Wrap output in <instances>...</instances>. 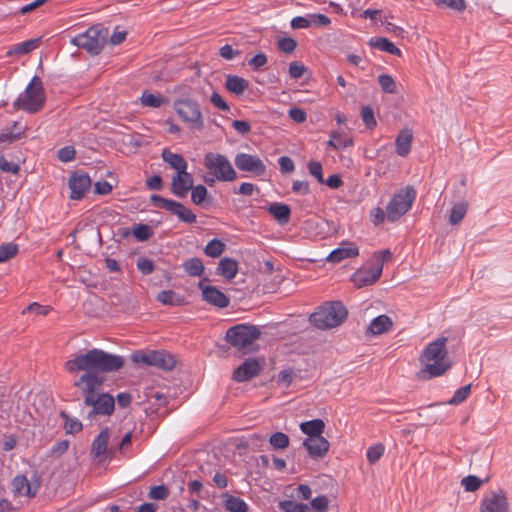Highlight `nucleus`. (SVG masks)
<instances>
[{
	"label": "nucleus",
	"instance_id": "1",
	"mask_svg": "<svg viewBox=\"0 0 512 512\" xmlns=\"http://www.w3.org/2000/svg\"><path fill=\"white\" fill-rule=\"evenodd\" d=\"M125 359L121 355L111 354L102 349L93 348L78 353L64 363L70 374H83L74 382V386L84 394V405L91 407L87 418L97 415L110 416L115 409V399L109 393L98 394L96 390L105 382L102 373H113L122 369Z\"/></svg>",
	"mask_w": 512,
	"mask_h": 512
},
{
	"label": "nucleus",
	"instance_id": "2",
	"mask_svg": "<svg viewBox=\"0 0 512 512\" xmlns=\"http://www.w3.org/2000/svg\"><path fill=\"white\" fill-rule=\"evenodd\" d=\"M447 337H439L430 342L419 357L423 368L417 373L418 379L429 380L444 375L451 367L446 344Z\"/></svg>",
	"mask_w": 512,
	"mask_h": 512
},
{
	"label": "nucleus",
	"instance_id": "3",
	"mask_svg": "<svg viewBox=\"0 0 512 512\" xmlns=\"http://www.w3.org/2000/svg\"><path fill=\"white\" fill-rule=\"evenodd\" d=\"M259 327L250 324H237L226 331L225 340L242 355L258 350L255 342L260 338Z\"/></svg>",
	"mask_w": 512,
	"mask_h": 512
},
{
	"label": "nucleus",
	"instance_id": "4",
	"mask_svg": "<svg viewBox=\"0 0 512 512\" xmlns=\"http://www.w3.org/2000/svg\"><path fill=\"white\" fill-rule=\"evenodd\" d=\"M348 311L341 301H330L319 306L309 320L318 329L327 330L341 325Z\"/></svg>",
	"mask_w": 512,
	"mask_h": 512
},
{
	"label": "nucleus",
	"instance_id": "5",
	"mask_svg": "<svg viewBox=\"0 0 512 512\" xmlns=\"http://www.w3.org/2000/svg\"><path fill=\"white\" fill-rule=\"evenodd\" d=\"M109 37V29L102 24H96L89 27L84 33H81L71 39V43L79 48L86 50L90 55H98Z\"/></svg>",
	"mask_w": 512,
	"mask_h": 512
},
{
	"label": "nucleus",
	"instance_id": "6",
	"mask_svg": "<svg viewBox=\"0 0 512 512\" xmlns=\"http://www.w3.org/2000/svg\"><path fill=\"white\" fill-rule=\"evenodd\" d=\"M46 100L45 91L42 80L38 76H34L26 87L23 94L14 102L16 110L22 109L29 113H36L42 109Z\"/></svg>",
	"mask_w": 512,
	"mask_h": 512
},
{
	"label": "nucleus",
	"instance_id": "7",
	"mask_svg": "<svg viewBox=\"0 0 512 512\" xmlns=\"http://www.w3.org/2000/svg\"><path fill=\"white\" fill-rule=\"evenodd\" d=\"M130 358L135 364L152 366L164 371L173 370L177 363L176 357L166 350H137Z\"/></svg>",
	"mask_w": 512,
	"mask_h": 512
},
{
	"label": "nucleus",
	"instance_id": "8",
	"mask_svg": "<svg viewBox=\"0 0 512 512\" xmlns=\"http://www.w3.org/2000/svg\"><path fill=\"white\" fill-rule=\"evenodd\" d=\"M204 166L218 181L231 182L237 178L235 169L225 155L213 152L205 154Z\"/></svg>",
	"mask_w": 512,
	"mask_h": 512
},
{
	"label": "nucleus",
	"instance_id": "9",
	"mask_svg": "<svg viewBox=\"0 0 512 512\" xmlns=\"http://www.w3.org/2000/svg\"><path fill=\"white\" fill-rule=\"evenodd\" d=\"M416 197V191L412 186H406L395 194L386 207L387 219L397 221L412 206Z\"/></svg>",
	"mask_w": 512,
	"mask_h": 512
},
{
	"label": "nucleus",
	"instance_id": "10",
	"mask_svg": "<svg viewBox=\"0 0 512 512\" xmlns=\"http://www.w3.org/2000/svg\"><path fill=\"white\" fill-rule=\"evenodd\" d=\"M173 107L184 122L195 126L198 130L204 128L202 112L196 101L189 98L177 99L174 101Z\"/></svg>",
	"mask_w": 512,
	"mask_h": 512
},
{
	"label": "nucleus",
	"instance_id": "11",
	"mask_svg": "<svg viewBox=\"0 0 512 512\" xmlns=\"http://www.w3.org/2000/svg\"><path fill=\"white\" fill-rule=\"evenodd\" d=\"M507 492L497 489L487 492L480 502V512H509Z\"/></svg>",
	"mask_w": 512,
	"mask_h": 512
},
{
	"label": "nucleus",
	"instance_id": "12",
	"mask_svg": "<svg viewBox=\"0 0 512 512\" xmlns=\"http://www.w3.org/2000/svg\"><path fill=\"white\" fill-rule=\"evenodd\" d=\"M234 162L240 171L250 172L256 176H263L266 173V165L258 156L238 153L235 156Z\"/></svg>",
	"mask_w": 512,
	"mask_h": 512
},
{
	"label": "nucleus",
	"instance_id": "13",
	"mask_svg": "<svg viewBox=\"0 0 512 512\" xmlns=\"http://www.w3.org/2000/svg\"><path fill=\"white\" fill-rule=\"evenodd\" d=\"M91 184V179L87 173L83 171L73 172L68 181L71 190L70 198L73 200L82 199L91 188Z\"/></svg>",
	"mask_w": 512,
	"mask_h": 512
},
{
	"label": "nucleus",
	"instance_id": "14",
	"mask_svg": "<svg viewBox=\"0 0 512 512\" xmlns=\"http://www.w3.org/2000/svg\"><path fill=\"white\" fill-rule=\"evenodd\" d=\"M262 365L256 358L246 359L234 372L232 379L237 382H246L260 374Z\"/></svg>",
	"mask_w": 512,
	"mask_h": 512
},
{
	"label": "nucleus",
	"instance_id": "15",
	"mask_svg": "<svg viewBox=\"0 0 512 512\" xmlns=\"http://www.w3.org/2000/svg\"><path fill=\"white\" fill-rule=\"evenodd\" d=\"M12 487L17 495L34 497L40 488L39 477L29 480L25 475H17L12 480Z\"/></svg>",
	"mask_w": 512,
	"mask_h": 512
},
{
	"label": "nucleus",
	"instance_id": "16",
	"mask_svg": "<svg viewBox=\"0 0 512 512\" xmlns=\"http://www.w3.org/2000/svg\"><path fill=\"white\" fill-rule=\"evenodd\" d=\"M110 436V428L105 427L100 431V433L95 437V439L92 442L90 456L93 459H97L98 463H101L105 459V455L108 452V443ZM109 453H112V449L109 450Z\"/></svg>",
	"mask_w": 512,
	"mask_h": 512
},
{
	"label": "nucleus",
	"instance_id": "17",
	"mask_svg": "<svg viewBox=\"0 0 512 512\" xmlns=\"http://www.w3.org/2000/svg\"><path fill=\"white\" fill-rule=\"evenodd\" d=\"M193 186V176L186 170H181L172 178L171 192L179 198H184Z\"/></svg>",
	"mask_w": 512,
	"mask_h": 512
},
{
	"label": "nucleus",
	"instance_id": "18",
	"mask_svg": "<svg viewBox=\"0 0 512 512\" xmlns=\"http://www.w3.org/2000/svg\"><path fill=\"white\" fill-rule=\"evenodd\" d=\"M199 288L202 290L203 299L211 305L219 308H226L229 306V298L214 286H204L202 281L199 283Z\"/></svg>",
	"mask_w": 512,
	"mask_h": 512
},
{
	"label": "nucleus",
	"instance_id": "19",
	"mask_svg": "<svg viewBox=\"0 0 512 512\" xmlns=\"http://www.w3.org/2000/svg\"><path fill=\"white\" fill-rule=\"evenodd\" d=\"M303 446L307 449L310 457L320 459L327 454L330 444L325 437L319 436L305 439Z\"/></svg>",
	"mask_w": 512,
	"mask_h": 512
},
{
	"label": "nucleus",
	"instance_id": "20",
	"mask_svg": "<svg viewBox=\"0 0 512 512\" xmlns=\"http://www.w3.org/2000/svg\"><path fill=\"white\" fill-rule=\"evenodd\" d=\"M381 275V265L376 267L371 263V267L358 270L353 275V281L358 287L369 286L376 283Z\"/></svg>",
	"mask_w": 512,
	"mask_h": 512
},
{
	"label": "nucleus",
	"instance_id": "21",
	"mask_svg": "<svg viewBox=\"0 0 512 512\" xmlns=\"http://www.w3.org/2000/svg\"><path fill=\"white\" fill-rule=\"evenodd\" d=\"M358 253L359 250L356 245L351 242H345L328 255L327 261L331 263H339L346 258L357 256Z\"/></svg>",
	"mask_w": 512,
	"mask_h": 512
},
{
	"label": "nucleus",
	"instance_id": "22",
	"mask_svg": "<svg viewBox=\"0 0 512 512\" xmlns=\"http://www.w3.org/2000/svg\"><path fill=\"white\" fill-rule=\"evenodd\" d=\"M392 327V319L389 316L382 314L371 321L366 330V335H381L388 332Z\"/></svg>",
	"mask_w": 512,
	"mask_h": 512
},
{
	"label": "nucleus",
	"instance_id": "23",
	"mask_svg": "<svg viewBox=\"0 0 512 512\" xmlns=\"http://www.w3.org/2000/svg\"><path fill=\"white\" fill-rule=\"evenodd\" d=\"M267 211L280 225H286L290 221L291 209L287 204L274 202L268 206Z\"/></svg>",
	"mask_w": 512,
	"mask_h": 512
},
{
	"label": "nucleus",
	"instance_id": "24",
	"mask_svg": "<svg viewBox=\"0 0 512 512\" xmlns=\"http://www.w3.org/2000/svg\"><path fill=\"white\" fill-rule=\"evenodd\" d=\"M412 140L413 135L410 129L405 128L400 131L395 141L396 153L401 157L407 156L411 150Z\"/></svg>",
	"mask_w": 512,
	"mask_h": 512
},
{
	"label": "nucleus",
	"instance_id": "25",
	"mask_svg": "<svg viewBox=\"0 0 512 512\" xmlns=\"http://www.w3.org/2000/svg\"><path fill=\"white\" fill-rule=\"evenodd\" d=\"M238 273V262L229 257L222 258L217 267V274L227 280H232Z\"/></svg>",
	"mask_w": 512,
	"mask_h": 512
},
{
	"label": "nucleus",
	"instance_id": "26",
	"mask_svg": "<svg viewBox=\"0 0 512 512\" xmlns=\"http://www.w3.org/2000/svg\"><path fill=\"white\" fill-rule=\"evenodd\" d=\"M249 87L248 80L237 75H228L225 81V88L236 95H242Z\"/></svg>",
	"mask_w": 512,
	"mask_h": 512
},
{
	"label": "nucleus",
	"instance_id": "27",
	"mask_svg": "<svg viewBox=\"0 0 512 512\" xmlns=\"http://www.w3.org/2000/svg\"><path fill=\"white\" fill-rule=\"evenodd\" d=\"M300 429L308 436V438L319 437L322 436V433L324 432L325 423L322 419H313L301 423Z\"/></svg>",
	"mask_w": 512,
	"mask_h": 512
},
{
	"label": "nucleus",
	"instance_id": "28",
	"mask_svg": "<svg viewBox=\"0 0 512 512\" xmlns=\"http://www.w3.org/2000/svg\"><path fill=\"white\" fill-rule=\"evenodd\" d=\"M169 212L176 215L179 218V220L185 223L192 224L195 223L197 219L195 213L191 209L185 207L182 203L178 201H174Z\"/></svg>",
	"mask_w": 512,
	"mask_h": 512
},
{
	"label": "nucleus",
	"instance_id": "29",
	"mask_svg": "<svg viewBox=\"0 0 512 512\" xmlns=\"http://www.w3.org/2000/svg\"><path fill=\"white\" fill-rule=\"evenodd\" d=\"M161 156L177 172L187 170L188 164L180 154L173 153L169 149H163Z\"/></svg>",
	"mask_w": 512,
	"mask_h": 512
},
{
	"label": "nucleus",
	"instance_id": "30",
	"mask_svg": "<svg viewBox=\"0 0 512 512\" xmlns=\"http://www.w3.org/2000/svg\"><path fill=\"white\" fill-rule=\"evenodd\" d=\"M369 45L373 48L385 51L391 55L401 56L400 49L385 37L371 38L369 41Z\"/></svg>",
	"mask_w": 512,
	"mask_h": 512
},
{
	"label": "nucleus",
	"instance_id": "31",
	"mask_svg": "<svg viewBox=\"0 0 512 512\" xmlns=\"http://www.w3.org/2000/svg\"><path fill=\"white\" fill-rule=\"evenodd\" d=\"M182 267L184 271L192 277H199L204 272V264L198 257L187 259L183 262Z\"/></svg>",
	"mask_w": 512,
	"mask_h": 512
},
{
	"label": "nucleus",
	"instance_id": "32",
	"mask_svg": "<svg viewBox=\"0 0 512 512\" xmlns=\"http://www.w3.org/2000/svg\"><path fill=\"white\" fill-rule=\"evenodd\" d=\"M156 300L163 305L180 306L184 303V299L173 290H163L156 296Z\"/></svg>",
	"mask_w": 512,
	"mask_h": 512
},
{
	"label": "nucleus",
	"instance_id": "33",
	"mask_svg": "<svg viewBox=\"0 0 512 512\" xmlns=\"http://www.w3.org/2000/svg\"><path fill=\"white\" fill-rule=\"evenodd\" d=\"M468 210V202H459L452 206L450 215H449V222L452 225H456L462 221V219L465 217Z\"/></svg>",
	"mask_w": 512,
	"mask_h": 512
},
{
	"label": "nucleus",
	"instance_id": "34",
	"mask_svg": "<svg viewBox=\"0 0 512 512\" xmlns=\"http://www.w3.org/2000/svg\"><path fill=\"white\" fill-rule=\"evenodd\" d=\"M225 507L230 512H247L248 505L239 497L233 495H225Z\"/></svg>",
	"mask_w": 512,
	"mask_h": 512
},
{
	"label": "nucleus",
	"instance_id": "35",
	"mask_svg": "<svg viewBox=\"0 0 512 512\" xmlns=\"http://www.w3.org/2000/svg\"><path fill=\"white\" fill-rule=\"evenodd\" d=\"M59 415L65 421L64 428L66 433L76 434L82 431L83 425L78 419L70 417L65 411H61Z\"/></svg>",
	"mask_w": 512,
	"mask_h": 512
},
{
	"label": "nucleus",
	"instance_id": "36",
	"mask_svg": "<svg viewBox=\"0 0 512 512\" xmlns=\"http://www.w3.org/2000/svg\"><path fill=\"white\" fill-rule=\"evenodd\" d=\"M226 245L218 239H212L204 248V253L212 258L219 257L225 251Z\"/></svg>",
	"mask_w": 512,
	"mask_h": 512
},
{
	"label": "nucleus",
	"instance_id": "37",
	"mask_svg": "<svg viewBox=\"0 0 512 512\" xmlns=\"http://www.w3.org/2000/svg\"><path fill=\"white\" fill-rule=\"evenodd\" d=\"M378 83L384 93L396 94L398 93L397 85L394 79L389 74H381L378 76Z\"/></svg>",
	"mask_w": 512,
	"mask_h": 512
},
{
	"label": "nucleus",
	"instance_id": "38",
	"mask_svg": "<svg viewBox=\"0 0 512 512\" xmlns=\"http://www.w3.org/2000/svg\"><path fill=\"white\" fill-rule=\"evenodd\" d=\"M191 200L195 205H203L209 199L207 188L199 184L191 189Z\"/></svg>",
	"mask_w": 512,
	"mask_h": 512
},
{
	"label": "nucleus",
	"instance_id": "39",
	"mask_svg": "<svg viewBox=\"0 0 512 512\" xmlns=\"http://www.w3.org/2000/svg\"><path fill=\"white\" fill-rule=\"evenodd\" d=\"M280 508L285 512H312L307 504L298 503L293 500L280 502Z\"/></svg>",
	"mask_w": 512,
	"mask_h": 512
},
{
	"label": "nucleus",
	"instance_id": "40",
	"mask_svg": "<svg viewBox=\"0 0 512 512\" xmlns=\"http://www.w3.org/2000/svg\"><path fill=\"white\" fill-rule=\"evenodd\" d=\"M269 443L274 449H285L289 445V437L283 432H275L270 436Z\"/></svg>",
	"mask_w": 512,
	"mask_h": 512
},
{
	"label": "nucleus",
	"instance_id": "41",
	"mask_svg": "<svg viewBox=\"0 0 512 512\" xmlns=\"http://www.w3.org/2000/svg\"><path fill=\"white\" fill-rule=\"evenodd\" d=\"M39 43V39H31V40H28V41H25L17 46H15V48L11 51L8 52V55H13V54H26V53H29L30 51L34 50L37 45Z\"/></svg>",
	"mask_w": 512,
	"mask_h": 512
},
{
	"label": "nucleus",
	"instance_id": "42",
	"mask_svg": "<svg viewBox=\"0 0 512 512\" xmlns=\"http://www.w3.org/2000/svg\"><path fill=\"white\" fill-rule=\"evenodd\" d=\"M166 100L159 95H154L148 92H143L141 96V103L144 106L157 108L160 107Z\"/></svg>",
	"mask_w": 512,
	"mask_h": 512
},
{
	"label": "nucleus",
	"instance_id": "43",
	"mask_svg": "<svg viewBox=\"0 0 512 512\" xmlns=\"http://www.w3.org/2000/svg\"><path fill=\"white\" fill-rule=\"evenodd\" d=\"M132 234L138 241H146L153 235V231L151 227L146 224H137L133 228Z\"/></svg>",
	"mask_w": 512,
	"mask_h": 512
},
{
	"label": "nucleus",
	"instance_id": "44",
	"mask_svg": "<svg viewBox=\"0 0 512 512\" xmlns=\"http://www.w3.org/2000/svg\"><path fill=\"white\" fill-rule=\"evenodd\" d=\"M385 447L383 444L378 443L367 449V460L370 464L376 463L384 454Z\"/></svg>",
	"mask_w": 512,
	"mask_h": 512
},
{
	"label": "nucleus",
	"instance_id": "45",
	"mask_svg": "<svg viewBox=\"0 0 512 512\" xmlns=\"http://www.w3.org/2000/svg\"><path fill=\"white\" fill-rule=\"evenodd\" d=\"M18 252V246L14 243H4L0 245V263L14 257Z\"/></svg>",
	"mask_w": 512,
	"mask_h": 512
},
{
	"label": "nucleus",
	"instance_id": "46",
	"mask_svg": "<svg viewBox=\"0 0 512 512\" xmlns=\"http://www.w3.org/2000/svg\"><path fill=\"white\" fill-rule=\"evenodd\" d=\"M471 392V384L462 386L454 393L453 397L448 401L450 405H458L465 401Z\"/></svg>",
	"mask_w": 512,
	"mask_h": 512
},
{
	"label": "nucleus",
	"instance_id": "47",
	"mask_svg": "<svg viewBox=\"0 0 512 512\" xmlns=\"http://www.w3.org/2000/svg\"><path fill=\"white\" fill-rule=\"evenodd\" d=\"M297 47V41L291 37H283L277 40V48L285 54L292 53Z\"/></svg>",
	"mask_w": 512,
	"mask_h": 512
},
{
	"label": "nucleus",
	"instance_id": "48",
	"mask_svg": "<svg viewBox=\"0 0 512 512\" xmlns=\"http://www.w3.org/2000/svg\"><path fill=\"white\" fill-rule=\"evenodd\" d=\"M392 258V253L389 249L377 251L373 254L372 264L376 267L381 265V272L383 271V265L385 262L390 261Z\"/></svg>",
	"mask_w": 512,
	"mask_h": 512
},
{
	"label": "nucleus",
	"instance_id": "49",
	"mask_svg": "<svg viewBox=\"0 0 512 512\" xmlns=\"http://www.w3.org/2000/svg\"><path fill=\"white\" fill-rule=\"evenodd\" d=\"M461 484L466 491L474 492L481 487L482 480L479 479L477 476L468 475L461 480Z\"/></svg>",
	"mask_w": 512,
	"mask_h": 512
},
{
	"label": "nucleus",
	"instance_id": "50",
	"mask_svg": "<svg viewBox=\"0 0 512 512\" xmlns=\"http://www.w3.org/2000/svg\"><path fill=\"white\" fill-rule=\"evenodd\" d=\"M361 117L367 128L373 129L376 127L377 122L374 117L373 109L370 106L362 107Z\"/></svg>",
	"mask_w": 512,
	"mask_h": 512
},
{
	"label": "nucleus",
	"instance_id": "51",
	"mask_svg": "<svg viewBox=\"0 0 512 512\" xmlns=\"http://www.w3.org/2000/svg\"><path fill=\"white\" fill-rule=\"evenodd\" d=\"M148 495L154 500H165L169 496V489L165 485L153 486Z\"/></svg>",
	"mask_w": 512,
	"mask_h": 512
},
{
	"label": "nucleus",
	"instance_id": "52",
	"mask_svg": "<svg viewBox=\"0 0 512 512\" xmlns=\"http://www.w3.org/2000/svg\"><path fill=\"white\" fill-rule=\"evenodd\" d=\"M0 170L6 173L17 174L20 171V165L8 161L4 154L0 153Z\"/></svg>",
	"mask_w": 512,
	"mask_h": 512
},
{
	"label": "nucleus",
	"instance_id": "53",
	"mask_svg": "<svg viewBox=\"0 0 512 512\" xmlns=\"http://www.w3.org/2000/svg\"><path fill=\"white\" fill-rule=\"evenodd\" d=\"M309 173L317 179V181L321 184H324L325 180L323 178V168L322 164L318 161H310L308 163Z\"/></svg>",
	"mask_w": 512,
	"mask_h": 512
},
{
	"label": "nucleus",
	"instance_id": "54",
	"mask_svg": "<svg viewBox=\"0 0 512 512\" xmlns=\"http://www.w3.org/2000/svg\"><path fill=\"white\" fill-rule=\"evenodd\" d=\"M137 268L143 275H149L155 270L154 262L146 257L137 260Z\"/></svg>",
	"mask_w": 512,
	"mask_h": 512
},
{
	"label": "nucleus",
	"instance_id": "55",
	"mask_svg": "<svg viewBox=\"0 0 512 512\" xmlns=\"http://www.w3.org/2000/svg\"><path fill=\"white\" fill-rule=\"evenodd\" d=\"M151 203L158 208L169 211L175 200L166 199L160 195L153 194L150 197Z\"/></svg>",
	"mask_w": 512,
	"mask_h": 512
},
{
	"label": "nucleus",
	"instance_id": "56",
	"mask_svg": "<svg viewBox=\"0 0 512 512\" xmlns=\"http://www.w3.org/2000/svg\"><path fill=\"white\" fill-rule=\"evenodd\" d=\"M434 3L438 6H445L456 11H463L465 9V1L464 0H433Z\"/></svg>",
	"mask_w": 512,
	"mask_h": 512
},
{
	"label": "nucleus",
	"instance_id": "57",
	"mask_svg": "<svg viewBox=\"0 0 512 512\" xmlns=\"http://www.w3.org/2000/svg\"><path fill=\"white\" fill-rule=\"evenodd\" d=\"M22 138L21 131L18 129L16 132L10 130L4 131L0 134V144H11Z\"/></svg>",
	"mask_w": 512,
	"mask_h": 512
},
{
	"label": "nucleus",
	"instance_id": "58",
	"mask_svg": "<svg viewBox=\"0 0 512 512\" xmlns=\"http://www.w3.org/2000/svg\"><path fill=\"white\" fill-rule=\"evenodd\" d=\"M306 72V67L300 62H291L289 65V75L293 79L301 78Z\"/></svg>",
	"mask_w": 512,
	"mask_h": 512
},
{
	"label": "nucleus",
	"instance_id": "59",
	"mask_svg": "<svg viewBox=\"0 0 512 512\" xmlns=\"http://www.w3.org/2000/svg\"><path fill=\"white\" fill-rule=\"evenodd\" d=\"M267 62V56L264 53L260 52L256 54L252 59H250L248 64L254 71H257L263 66H265Z\"/></svg>",
	"mask_w": 512,
	"mask_h": 512
},
{
	"label": "nucleus",
	"instance_id": "60",
	"mask_svg": "<svg viewBox=\"0 0 512 512\" xmlns=\"http://www.w3.org/2000/svg\"><path fill=\"white\" fill-rule=\"evenodd\" d=\"M76 151L73 146H65L58 150V158L62 162L74 160Z\"/></svg>",
	"mask_w": 512,
	"mask_h": 512
},
{
	"label": "nucleus",
	"instance_id": "61",
	"mask_svg": "<svg viewBox=\"0 0 512 512\" xmlns=\"http://www.w3.org/2000/svg\"><path fill=\"white\" fill-rule=\"evenodd\" d=\"M351 144V140L349 142H347L346 140H342L336 132H333L331 134V139L328 141V145L333 147L335 150L343 149Z\"/></svg>",
	"mask_w": 512,
	"mask_h": 512
},
{
	"label": "nucleus",
	"instance_id": "62",
	"mask_svg": "<svg viewBox=\"0 0 512 512\" xmlns=\"http://www.w3.org/2000/svg\"><path fill=\"white\" fill-rule=\"evenodd\" d=\"M329 500L325 495L315 497L311 501V506L318 512H325L328 509Z\"/></svg>",
	"mask_w": 512,
	"mask_h": 512
},
{
	"label": "nucleus",
	"instance_id": "63",
	"mask_svg": "<svg viewBox=\"0 0 512 512\" xmlns=\"http://www.w3.org/2000/svg\"><path fill=\"white\" fill-rule=\"evenodd\" d=\"M289 117L296 123H303L307 119V113L304 109L293 107L288 111Z\"/></svg>",
	"mask_w": 512,
	"mask_h": 512
},
{
	"label": "nucleus",
	"instance_id": "64",
	"mask_svg": "<svg viewBox=\"0 0 512 512\" xmlns=\"http://www.w3.org/2000/svg\"><path fill=\"white\" fill-rule=\"evenodd\" d=\"M290 24L293 29H305L312 25V21L309 16L308 17L297 16L291 20Z\"/></svg>",
	"mask_w": 512,
	"mask_h": 512
}]
</instances>
